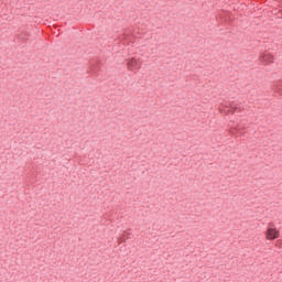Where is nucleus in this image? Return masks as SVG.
<instances>
[{
  "label": "nucleus",
  "mask_w": 282,
  "mask_h": 282,
  "mask_svg": "<svg viewBox=\"0 0 282 282\" xmlns=\"http://www.w3.org/2000/svg\"><path fill=\"white\" fill-rule=\"evenodd\" d=\"M280 235L281 234L278 228L274 227V224L270 223L265 232L267 239H269V241H274V239H279Z\"/></svg>",
  "instance_id": "obj_1"
},
{
  "label": "nucleus",
  "mask_w": 282,
  "mask_h": 282,
  "mask_svg": "<svg viewBox=\"0 0 282 282\" xmlns=\"http://www.w3.org/2000/svg\"><path fill=\"white\" fill-rule=\"evenodd\" d=\"M231 109H232L234 111H237V107H231Z\"/></svg>",
  "instance_id": "obj_3"
},
{
  "label": "nucleus",
  "mask_w": 282,
  "mask_h": 282,
  "mask_svg": "<svg viewBox=\"0 0 282 282\" xmlns=\"http://www.w3.org/2000/svg\"><path fill=\"white\" fill-rule=\"evenodd\" d=\"M260 61L264 65H270V64L274 63V57L270 53H263L260 55Z\"/></svg>",
  "instance_id": "obj_2"
}]
</instances>
